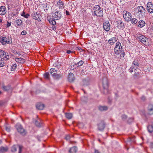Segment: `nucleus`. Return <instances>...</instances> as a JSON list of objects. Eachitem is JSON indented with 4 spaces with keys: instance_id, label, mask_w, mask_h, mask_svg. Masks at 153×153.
<instances>
[{
    "instance_id": "obj_39",
    "label": "nucleus",
    "mask_w": 153,
    "mask_h": 153,
    "mask_svg": "<svg viewBox=\"0 0 153 153\" xmlns=\"http://www.w3.org/2000/svg\"><path fill=\"white\" fill-rule=\"evenodd\" d=\"M16 22L18 26H20L22 25V21L21 19H18L17 20Z\"/></svg>"
},
{
    "instance_id": "obj_10",
    "label": "nucleus",
    "mask_w": 153,
    "mask_h": 153,
    "mask_svg": "<svg viewBox=\"0 0 153 153\" xmlns=\"http://www.w3.org/2000/svg\"><path fill=\"white\" fill-rule=\"evenodd\" d=\"M18 147L19 148L18 153H22L23 149V146L20 145H13L11 148V151L13 152H16Z\"/></svg>"
},
{
    "instance_id": "obj_32",
    "label": "nucleus",
    "mask_w": 153,
    "mask_h": 153,
    "mask_svg": "<svg viewBox=\"0 0 153 153\" xmlns=\"http://www.w3.org/2000/svg\"><path fill=\"white\" fill-rule=\"evenodd\" d=\"M34 16H33V19H35V20H37L39 22L41 21V20L39 17V15L37 14V13H36L34 14Z\"/></svg>"
},
{
    "instance_id": "obj_51",
    "label": "nucleus",
    "mask_w": 153,
    "mask_h": 153,
    "mask_svg": "<svg viewBox=\"0 0 153 153\" xmlns=\"http://www.w3.org/2000/svg\"><path fill=\"white\" fill-rule=\"evenodd\" d=\"M73 52L71 51V50H67L66 52V53L68 54H70L71 53H73Z\"/></svg>"
},
{
    "instance_id": "obj_36",
    "label": "nucleus",
    "mask_w": 153,
    "mask_h": 153,
    "mask_svg": "<svg viewBox=\"0 0 153 153\" xmlns=\"http://www.w3.org/2000/svg\"><path fill=\"white\" fill-rule=\"evenodd\" d=\"M44 76L45 77V78L48 80L49 79V74L48 73V72H45L44 74Z\"/></svg>"
},
{
    "instance_id": "obj_53",
    "label": "nucleus",
    "mask_w": 153,
    "mask_h": 153,
    "mask_svg": "<svg viewBox=\"0 0 153 153\" xmlns=\"http://www.w3.org/2000/svg\"><path fill=\"white\" fill-rule=\"evenodd\" d=\"M65 13L66 15H70V13L68 11V10H66L65 11Z\"/></svg>"
},
{
    "instance_id": "obj_2",
    "label": "nucleus",
    "mask_w": 153,
    "mask_h": 153,
    "mask_svg": "<svg viewBox=\"0 0 153 153\" xmlns=\"http://www.w3.org/2000/svg\"><path fill=\"white\" fill-rule=\"evenodd\" d=\"M137 39L146 46L149 45V40L144 36L139 34L136 37Z\"/></svg>"
},
{
    "instance_id": "obj_50",
    "label": "nucleus",
    "mask_w": 153,
    "mask_h": 153,
    "mask_svg": "<svg viewBox=\"0 0 153 153\" xmlns=\"http://www.w3.org/2000/svg\"><path fill=\"white\" fill-rule=\"evenodd\" d=\"M141 99L143 100V101H144V100H145L146 99V97L144 96H143L141 97Z\"/></svg>"
},
{
    "instance_id": "obj_44",
    "label": "nucleus",
    "mask_w": 153,
    "mask_h": 153,
    "mask_svg": "<svg viewBox=\"0 0 153 153\" xmlns=\"http://www.w3.org/2000/svg\"><path fill=\"white\" fill-rule=\"evenodd\" d=\"M133 121V118L132 117L129 118L128 119L127 121L129 123H130L132 122Z\"/></svg>"
},
{
    "instance_id": "obj_4",
    "label": "nucleus",
    "mask_w": 153,
    "mask_h": 153,
    "mask_svg": "<svg viewBox=\"0 0 153 153\" xmlns=\"http://www.w3.org/2000/svg\"><path fill=\"white\" fill-rule=\"evenodd\" d=\"M94 14L98 16H102L103 15L102 9L99 5H96L94 8Z\"/></svg>"
},
{
    "instance_id": "obj_49",
    "label": "nucleus",
    "mask_w": 153,
    "mask_h": 153,
    "mask_svg": "<svg viewBox=\"0 0 153 153\" xmlns=\"http://www.w3.org/2000/svg\"><path fill=\"white\" fill-rule=\"evenodd\" d=\"M11 23L9 22H7V25L6 27H9L11 25Z\"/></svg>"
},
{
    "instance_id": "obj_37",
    "label": "nucleus",
    "mask_w": 153,
    "mask_h": 153,
    "mask_svg": "<svg viewBox=\"0 0 153 153\" xmlns=\"http://www.w3.org/2000/svg\"><path fill=\"white\" fill-rule=\"evenodd\" d=\"M17 65L16 64H12L11 66V69L12 71H14L16 68Z\"/></svg>"
},
{
    "instance_id": "obj_1",
    "label": "nucleus",
    "mask_w": 153,
    "mask_h": 153,
    "mask_svg": "<svg viewBox=\"0 0 153 153\" xmlns=\"http://www.w3.org/2000/svg\"><path fill=\"white\" fill-rule=\"evenodd\" d=\"M134 14L137 17L143 18L146 16V10L143 6L137 7L134 9Z\"/></svg>"
},
{
    "instance_id": "obj_7",
    "label": "nucleus",
    "mask_w": 153,
    "mask_h": 153,
    "mask_svg": "<svg viewBox=\"0 0 153 153\" xmlns=\"http://www.w3.org/2000/svg\"><path fill=\"white\" fill-rule=\"evenodd\" d=\"M123 49L121 44L119 42L116 43V46L114 49V53L118 54L122 52Z\"/></svg>"
},
{
    "instance_id": "obj_33",
    "label": "nucleus",
    "mask_w": 153,
    "mask_h": 153,
    "mask_svg": "<svg viewBox=\"0 0 153 153\" xmlns=\"http://www.w3.org/2000/svg\"><path fill=\"white\" fill-rule=\"evenodd\" d=\"M22 16L26 18H28L30 16V15L28 13H26L24 11H23L22 13L21 14Z\"/></svg>"
},
{
    "instance_id": "obj_20",
    "label": "nucleus",
    "mask_w": 153,
    "mask_h": 153,
    "mask_svg": "<svg viewBox=\"0 0 153 153\" xmlns=\"http://www.w3.org/2000/svg\"><path fill=\"white\" fill-rule=\"evenodd\" d=\"M68 79L69 82H72L75 79V77H74V75L72 73H70L69 74Z\"/></svg>"
},
{
    "instance_id": "obj_26",
    "label": "nucleus",
    "mask_w": 153,
    "mask_h": 153,
    "mask_svg": "<svg viewBox=\"0 0 153 153\" xmlns=\"http://www.w3.org/2000/svg\"><path fill=\"white\" fill-rule=\"evenodd\" d=\"M8 150V148L7 146L1 147L0 148V153H4L7 152Z\"/></svg>"
},
{
    "instance_id": "obj_52",
    "label": "nucleus",
    "mask_w": 153,
    "mask_h": 153,
    "mask_svg": "<svg viewBox=\"0 0 153 153\" xmlns=\"http://www.w3.org/2000/svg\"><path fill=\"white\" fill-rule=\"evenodd\" d=\"M5 129L6 131L8 132H9L10 131V128H8L7 126H6Z\"/></svg>"
},
{
    "instance_id": "obj_34",
    "label": "nucleus",
    "mask_w": 153,
    "mask_h": 153,
    "mask_svg": "<svg viewBox=\"0 0 153 153\" xmlns=\"http://www.w3.org/2000/svg\"><path fill=\"white\" fill-rule=\"evenodd\" d=\"M147 128L149 132L152 133L153 131V126L152 125L148 126Z\"/></svg>"
},
{
    "instance_id": "obj_24",
    "label": "nucleus",
    "mask_w": 153,
    "mask_h": 153,
    "mask_svg": "<svg viewBox=\"0 0 153 153\" xmlns=\"http://www.w3.org/2000/svg\"><path fill=\"white\" fill-rule=\"evenodd\" d=\"M35 123L36 126L40 127L42 126V123L41 120L39 118L37 120L35 121Z\"/></svg>"
},
{
    "instance_id": "obj_6",
    "label": "nucleus",
    "mask_w": 153,
    "mask_h": 153,
    "mask_svg": "<svg viewBox=\"0 0 153 153\" xmlns=\"http://www.w3.org/2000/svg\"><path fill=\"white\" fill-rule=\"evenodd\" d=\"M139 67L138 62L137 60H134L133 62L132 65L131 67L129 69V71L130 73H132L133 71V69L134 71H137V69H138Z\"/></svg>"
},
{
    "instance_id": "obj_62",
    "label": "nucleus",
    "mask_w": 153,
    "mask_h": 153,
    "mask_svg": "<svg viewBox=\"0 0 153 153\" xmlns=\"http://www.w3.org/2000/svg\"><path fill=\"white\" fill-rule=\"evenodd\" d=\"M98 140L100 141V139H99Z\"/></svg>"
},
{
    "instance_id": "obj_54",
    "label": "nucleus",
    "mask_w": 153,
    "mask_h": 153,
    "mask_svg": "<svg viewBox=\"0 0 153 153\" xmlns=\"http://www.w3.org/2000/svg\"><path fill=\"white\" fill-rule=\"evenodd\" d=\"M150 147L151 148H153V143H151L150 144Z\"/></svg>"
},
{
    "instance_id": "obj_48",
    "label": "nucleus",
    "mask_w": 153,
    "mask_h": 153,
    "mask_svg": "<svg viewBox=\"0 0 153 153\" xmlns=\"http://www.w3.org/2000/svg\"><path fill=\"white\" fill-rule=\"evenodd\" d=\"M125 55V53L123 52L120 54V56L121 58H124Z\"/></svg>"
},
{
    "instance_id": "obj_61",
    "label": "nucleus",
    "mask_w": 153,
    "mask_h": 153,
    "mask_svg": "<svg viewBox=\"0 0 153 153\" xmlns=\"http://www.w3.org/2000/svg\"><path fill=\"white\" fill-rule=\"evenodd\" d=\"M77 48H78V50H79V48H78V47H77Z\"/></svg>"
},
{
    "instance_id": "obj_22",
    "label": "nucleus",
    "mask_w": 153,
    "mask_h": 153,
    "mask_svg": "<svg viewBox=\"0 0 153 153\" xmlns=\"http://www.w3.org/2000/svg\"><path fill=\"white\" fill-rule=\"evenodd\" d=\"M117 41V38L114 37L111 38L108 41V42L111 45H113Z\"/></svg>"
},
{
    "instance_id": "obj_21",
    "label": "nucleus",
    "mask_w": 153,
    "mask_h": 153,
    "mask_svg": "<svg viewBox=\"0 0 153 153\" xmlns=\"http://www.w3.org/2000/svg\"><path fill=\"white\" fill-rule=\"evenodd\" d=\"M148 113L149 114H153V105H149L148 108Z\"/></svg>"
},
{
    "instance_id": "obj_47",
    "label": "nucleus",
    "mask_w": 153,
    "mask_h": 153,
    "mask_svg": "<svg viewBox=\"0 0 153 153\" xmlns=\"http://www.w3.org/2000/svg\"><path fill=\"white\" fill-rule=\"evenodd\" d=\"M65 138L67 140H68L70 139V136L69 135H67L65 137Z\"/></svg>"
},
{
    "instance_id": "obj_56",
    "label": "nucleus",
    "mask_w": 153,
    "mask_h": 153,
    "mask_svg": "<svg viewBox=\"0 0 153 153\" xmlns=\"http://www.w3.org/2000/svg\"><path fill=\"white\" fill-rule=\"evenodd\" d=\"M18 12H16V13H12V14L13 15V16H17V14H18Z\"/></svg>"
},
{
    "instance_id": "obj_58",
    "label": "nucleus",
    "mask_w": 153,
    "mask_h": 153,
    "mask_svg": "<svg viewBox=\"0 0 153 153\" xmlns=\"http://www.w3.org/2000/svg\"><path fill=\"white\" fill-rule=\"evenodd\" d=\"M54 25L52 26V28L53 29V28H54Z\"/></svg>"
},
{
    "instance_id": "obj_14",
    "label": "nucleus",
    "mask_w": 153,
    "mask_h": 153,
    "mask_svg": "<svg viewBox=\"0 0 153 153\" xmlns=\"http://www.w3.org/2000/svg\"><path fill=\"white\" fill-rule=\"evenodd\" d=\"M147 10L150 13H153V4L151 2H148L147 4Z\"/></svg>"
},
{
    "instance_id": "obj_31",
    "label": "nucleus",
    "mask_w": 153,
    "mask_h": 153,
    "mask_svg": "<svg viewBox=\"0 0 153 153\" xmlns=\"http://www.w3.org/2000/svg\"><path fill=\"white\" fill-rule=\"evenodd\" d=\"M50 73L53 76L57 73L56 70L54 68H51L50 69Z\"/></svg>"
},
{
    "instance_id": "obj_28",
    "label": "nucleus",
    "mask_w": 153,
    "mask_h": 153,
    "mask_svg": "<svg viewBox=\"0 0 153 153\" xmlns=\"http://www.w3.org/2000/svg\"><path fill=\"white\" fill-rule=\"evenodd\" d=\"M2 88L3 90L7 91L10 89L11 86L10 85H8L7 86L3 85L2 87Z\"/></svg>"
},
{
    "instance_id": "obj_29",
    "label": "nucleus",
    "mask_w": 153,
    "mask_h": 153,
    "mask_svg": "<svg viewBox=\"0 0 153 153\" xmlns=\"http://www.w3.org/2000/svg\"><path fill=\"white\" fill-rule=\"evenodd\" d=\"M138 26L140 27H142L145 25V23L143 20L140 21L138 22Z\"/></svg>"
},
{
    "instance_id": "obj_45",
    "label": "nucleus",
    "mask_w": 153,
    "mask_h": 153,
    "mask_svg": "<svg viewBox=\"0 0 153 153\" xmlns=\"http://www.w3.org/2000/svg\"><path fill=\"white\" fill-rule=\"evenodd\" d=\"M122 118V120H125L127 118V116L126 115H123L121 116Z\"/></svg>"
},
{
    "instance_id": "obj_9",
    "label": "nucleus",
    "mask_w": 153,
    "mask_h": 153,
    "mask_svg": "<svg viewBox=\"0 0 153 153\" xmlns=\"http://www.w3.org/2000/svg\"><path fill=\"white\" fill-rule=\"evenodd\" d=\"M0 57H1V59L5 60L9 59V56L8 53L2 50L1 51Z\"/></svg>"
},
{
    "instance_id": "obj_8",
    "label": "nucleus",
    "mask_w": 153,
    "mask_h": 153,
    "mask_svg": "<svg viewBox=\"0 0 153 153\" xmlns=\"http://www.w3.org/2000/svg\"><path fill=\"white\" fill-rule=\"evenodd\" d=\"M123 18L126 21L128 22L131 20V15L129 12L124 10L123 12Z\"/></svg>"
},
{
    "instance_id": "obj_55",
    "label": "nucleus",
    "mask_w": 153,
    "mask_h": 153,
    "mask_svg": "<svg viewBox=\"0 0 153 153\" xmlns=\"http://www.w3.org/2000/svg\"><path fill=\"white\" fill-rule=\"evenodd\" d=\"M94 153H100L99 151L96 149L94 150Z\"/></svg>"
},
{
    "instance_id": "obj_23",
    "label": "nucleus",
    "mask_w": 153,
    "mask_h": 153,
    "mask_svg": "<svg viewBox=\"0 0 153 153\" xmlns=\"http://www.w3.org/2000/svg\"><path fill=\"white\" fill-rule=\"evenodd\" d=\"M44 107V105L40 102L38 103L36 105V108L39 110H42Z\"/></svg>"
},
{
    "instance_id": "obj_41",
    "label": "nucleus",
    "mask_w": 153,
    "mask_h": 153,
    "mask_svg": "<svg viewBox=\"0 0 153 153\" xmlns=\"http://www.w3.org/2000/svg\"><path fill=\"white\" fill-rule=\"evenodd\" d=\"M139 75L140 73L139 72H136L134 74L133 76L134 78L137 79L139 77Z\"/></svg>"
},
{
    "instance_id": "obj_60",
    "label": "nucleus",
    "mask_w": 153,
    "mask_h": 153,
    "mask_svg": "<svg viewBox=\"0 0 153 153\" xmlns=\"http://www.w3.org/2000/svg\"><path fill=\"white\" fill-rule=\"evenodd\" d=\"M1 93H2V92L1 91H0V94H1Z\"/></svg>"
},
{
    "instance_id": "obj_12",
    "label": "nucleus",
    "mask_w": 153,
    "mask_h": 153,
    "mask_svg": "<svg viewBox=\"0 0 153 153\" xmlns=\"http://www.w3.org/2000/svg\"><path fill=\"white\" fill-rule=\"evenodd\" d=\"M105 123L103 121H102L97 125V128L100 131H103L105 127Z\"/></svg>"
},
{
    "instance_id": "obj_43",
    "label": "nucleus",
    "mask_w": 153,
    "mask_h": 153,
    "mask_svg": "<svg viewBox=\"0 0 153 153\" xmlns=\"http://www.w3.org/2000/svg\"><path fill=\"white\" fill-rule=\"evenodd\" d=\"M4 61L0 59V66L3 67L4 66Z\"/></svg>"
},
{
    "instance_id": "obj_15",
    "label": "nucleus",
    "mask_w": 153,
    "mask_h": 153,
    "mask_svg": "<svg viewBox=\"0 0 153 153\" xmlns=\"http://www.w3.org/2000/svg\"><path fill=\"white\" fill-rule=\"evenodd\" d=\"M103 27L106 31H108L110 29L111 25L108 22L106 21L103 23Z\"/></svg>"
},
{
    "instance_id": "obj_38",
    "label": "nucleus",
    "mask_w": 153,
    "mask_h": 153,
    "mask_svg": "<svg viewBox=\"0 0 153 153\" xmlns=\"http://www.w3.org/2000/svg\"><path fill=\"white\" fill-rule=\"evenodd\" d=\"M130 20L131 21V22L132 24H136L137 23L138 21L137 19L135 18H133L132 19L131 18V20Z\"/></svg>"
},
{
    "instance_id": "obj_59",
    "label": "nucleus",
    "mask_w": 153,
    "mask_h": 153,
    "mask_svg": "<svg viewBox=\"0 0 153 153\" xmlns=\"http://www.w3.org/2000/svg\"><path fill=\"white\" fill-rule=\"evenodd\" d=\"M152 29L153 30V26L152 27Z\"/></svg>"
},
{
    "instance_id": "obj_35",
    "label": "nucleus",
    "mask_w": 153,
    "mask_h": 153,
    "mask_svg": "<svg viewBox=\"0 0 153 153\" xmlns=\"http://www.w3.org/2000/svg\"><path fill=\"white\" fill-rule=\"evenodd\" d=\"M66 117L68 119H71L72 117V114L71 113H66L65 114Z\"/></svg>"
},
{
    "instance_id": "obj_13",
    "label": "nucleus",
    "mask_w": 153,
    "mask_h": 153,
    "mask_svg": "<svg viewBox=\"0 0 153 153\" xmlns=\"http://www.w3.org/2000/svg\"><path fill=\"white\" fill-rule=\"evenodd\" d=\"M60 11L55 12L53 14V16L54 19L55 20H58L60 19L62 15Z\"/></svg>"
},
{
    "instance_id": "obj_11",
    "label": "nucleus",
    "mask_w": 153,
    "mask_h": 153,
    "mask_svg": "<svg viewBox=\"0 0 153 153\" xmlns=\"http://www.w3.org/2000/svg\"><path fill=\"white\" fill-rule=\"evenodd\" d=\"M16 128L18 132H19L21 134L25 135L26 134L25 131L23 128L22 126L21 125L18 124L16 125Z\"/></svg>"
},
{
    "instance_id": "obj_16",
    "label": "nucleus",
    "mask_w": 153,
    "mask_h": 153,
    "mask_svg": "<svg viewBox=\"0 0 153 153\" xmlns=\"http://www.w3.org/2000/svg\"><path fill=\"white\" fill-rule=\"evenodd\" d=\"M117 25L120 27V29H123L125 27L124 23L121 20H118L117 21Z\"/></svg>"
},
{
    "instance_id": "obj_25",
    "label": "nucleus",
    "mask_w": 153,
    "mask_h": 153,
    "mask_svg": "<svg viewBox=\"0 0 153 153\" xmlns=\"http://www.w3.org/2000/svg\"><path fill=\"white\" fill-rule=\"evenodd\" d=\"M77 148L76 146H73L69 150V153H75L77 151Z\"/></svg>"
},
{
    "instance_id": "obj_18",
    "label": "nucleus",
    "mask_w": 153,
    "mask_h": 153,
    "mask_svg": "<svg viewBox=\"0 0 153 153\" xmlns=\"http://www.w3.org/2000/svg\"><path fill=\"white\" fill-rule=\"evenodd\" d=\"M64 4L62 1L59 0L58 1L56 6L58 7L59 9H62L63 8Z\"/></svg>"
},
{
    "instance_id": "obj_46",
    "label": "nucleus",
    "mask_w": 153,
    "mask_h": 153,
    "mask_svg": "<svg viewBox=\"0 0 153 153\" xmlns=\"http://www.w3.org/2000/svg\"><path fill=\"white\" fill-rule=\"evenodd\" d=\"M27 33V32L26 30H23L21 33V34L22 35H25Z\"/></svg>"
},
{
    "instance_id": "obj_17",
    "label": "nucleus",
    "mask_w": 153,
    "mask_h": 153,
    "mask_svg": "<svg viewBox=\"0 0 153 153\" xmlns=\"http://www.w3.org/2000/svg\"><path fill=\"white\" fill-rule=\"evenodd\" d=\"M6 9L4 6H1L0 7V15H4L6 13Z\"/></svg>"
},
{
    "instance_id": "obj_3",
    "label": "nucleus",
    "mask_w": 153,
    "mask_h": 153,
    "mask_svg": "<svg viewBox=\"0 0 153 153\" xmlns=\"http://www.w3.org/2000/svg\"><path fill=\"white\" fill-rule=\"evenodd\" d=\"M0 42L3 45L7 44H11L12 43V39L10 36H8L7 37L6 36H1L0 37Z\"/></svg>"
},
{
    "instance_id": "obj_5",
    "label": "nucleus",
    "mask_w": 153,
    "mask_h": 153,
    "mask_svg": "<svg viewBox=\"0 0 153 153\" xmlns=\"http://www.w3.org/2000/svg\"><path fill=\"white\" fill-rule=\"evenodd\" d=\"M102 85L103 88L104 94H107L108 93V85L107 78L104 77L102 79Z\"/></svg>"
},
{
    "instance_id": "obj_40",
    "label": "nucleus",
    "mask_w": 153,
    "mask_h": 153,
    "mask_svg": "<svg viewBox=\"0 0 153 153\" xmlns=\"http://www.w3.org/2000/svg\"><path fill=\"white\" fill-rule=\"evenodd\" d=\"M53 76L56 79H59L61 77V75L60 74H55Z\"/></svg>"
},
{
    "instance_id": "obj_42",
    "label": "nucleus",
    "mask_w": 153,
    "mask_h": 153,
    "mask_svg": "<svg viewBox=\"0 0 153 153\" xmlns=\"http://www.w3.org/2000/svg\"><path fill=\"white\" fill-rule=\"evenodd\" d=\"M49 22L50 24H52L53 25H55L56 24V21L53 19H50Z\"/></svg>"
},
{
    "instance_id": "obj_57",
    "label": "nucleus",
    "mask_w": 153,
    "mask_h": 153,
    "mask_svg": "<svg viewBox=\"0 0 153 153\" xmlns=\"http://www.w3.org/2000/svg\"><path fill=\"white\" fill-rule=\"evenodd\" d=\"M2 21V19L1 18H0V22H1Z\"/></svg>"
},
{
    "instance_id": "obj_30",
    "label": "nucleus",
    "mask_w": 153,
    "mask_h": 153,
    "mask_svg": "<svg viewBox=\"0 0 153 153\" xmlns=\"http://www.w3.org/2000/svg\"><path fill=\"white\" fill-rule=\"evenodd\" d=\"M15 60L16 62L20 63H23L25 62V59L23 58H15Z\"/></svg>"
},
{
    "instance_id": "obj_27",
    "label": "nucleus",
    "mask_w": 153,
    "mask_h": 153,
    "mask_svg": "<svg viewBox=\"0 0 153 153\" xmlns=\"http://www.w3.org/2000/svg\"><path fill=\"white\" fill-rule=\"evenodd\" d=\"M98 109L101 111H106L108 110V108L106 106H99L98 107Z\"/></svg>"
},
{
    "instance_id": "obj_19",
    "label": "nucleus",
    "mask_w": 153,
    "mask_h": 153,
    "mask_svg": "<svg viewBox=\"0 0 153 153\" xmlns=\"http://www.w3.org/2000/svg\"><path fill=\"white\" fill-rule=\"evenodd\" d=\"M83 61H82V60H81V61H79L77 63H74V64L73 65H71V66L72 67V66L73 67H74V68L78 67L79 66H82L83 64Z\"/></svg>"
}]
</instances>
